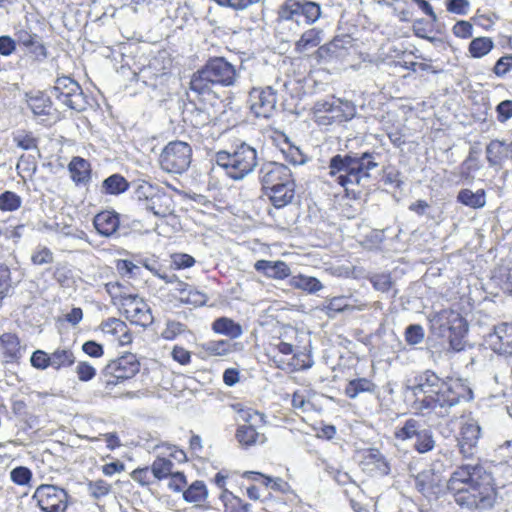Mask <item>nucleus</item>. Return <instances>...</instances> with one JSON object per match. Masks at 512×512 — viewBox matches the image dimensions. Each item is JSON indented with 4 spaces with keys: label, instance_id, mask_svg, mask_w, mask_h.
Segmentation results:
<instances>
[{
    "label": "nucleus",
    "instance_id": "nucleus-58",
    "mask_svg": "<svg viewBox=\"0 0 512 512\" xmlns=\"http://www.w3.org/2000/svg\"><path fill=\"white\" fill-rule=\"evenodd\" d=\"M91 496L99 499L108 495L111 491V485L104 480H97L89 484Z\"/></svg>",
    "mask_w": 512,
    "mask_h": 512
},
{
    "label": "nucleus",
    "instance_id": "nucleus-16",
    "mask_svg": "<svg viewBox=\"0 0 512 512\" xmlns=\"http://www.w3.org/2000/svg\"><path fill=\"white\" fill-rule=\"evenodd\" d=\"M290 177H292L291 170L286 165L277 162H265L261 164L258 171V178L264 192L287 181Z\"/></svg>",
    "mask_w": 512,
    "mask_h": 512
},
{
    "label": "nucleus",
    "instance_id": "nucleus-34",
    "mask_svg": "<svg viewBox=\"0 0 512 512\" xmlns=\"http://www.w3.org/2000/svg\"><path fill=\"white\" fill-rule=\"evenodd\" d=\"M212 329L215 333L228 336L231 339L239 338L243 333L241 325L227 317L214 320Z\"/></svg>",
    "mask_w": 512,
    "mask_h": 512
},
{
    "label": "nucleus",
    "instance_id": "nucleus-40",
    "mask_svg": "<svg viewBox=\"0 0 512 512\" xmlns=\"http://www.w3.org/2000/svg\"><path fill=\"white\" fill-rule=\"evenodd\" d=\"M436 486L435 475L432 470H424L415 477V487L423 495L432 493Z\"/></svg>",
    "mask_w": 512,
    "mask_h": 512
},
{
    "label": "nucleus",
    "instance_id": "nucleus-23",
    "mask_svg": "<svg viewBox=\"0 0 512 512\" xmlns=\"http://www.w3.org/2000/svg\"><path fill=\"white\" fill-rule=\"evenodd\" d=\"M24 348L16 334L4 333L0 336V357L5 363H14L22 357Z\"/></svg>",
    "mask_w": 512,
    "mask_h": 512
},
{
    "label": "nucleus",
    "instance_id": "nucleus-2",
    "mask_svg": "<svg viewBox=\"0 0 512 512\" xmlns=\"http://www.w3.org/2000/svg\"><path fill=\"white\" fill-rule=\"evenodd\" d=\"M478 464L459 466L447 481V490L462 509L487 510L494 506L497 492L489 475Z\"/></svg>",
    "mask_w": 512,
    "mask_h": 512
},
{
    "label": "nucleus",
    "instance_id": "nucleus-30",
    "mask_svg": "<svg viewBox=\"0 0 512 512\" xmlns=\"http://www.w3.org/2000/svg\"><path fill=\"white\" fill-rule=\"evenodd\" d=\"M300 38L295 43V50L298 53H304L320 45L323 39V30L318 28H309L299 33Z\"/></svg>",
    "mask_w": 512,
    "mask_h": 512
},
{
    "label": "nucleus",
    "instance_id": "nucleus-14",
    "mask_svg": "<svg viewBox=\"0 0 512 512\" xmlns=\"http://www.w3.org/2000/svg\"><path fill=\"white\" fill-rule=\"evenodd\" d=\"M188 98L189 102L185 104L183 109L184 121L189 122L194 127H202L210 123L212 116L206 102L215 98H208L207 96L196 98L195 95H192L191 90L188 92Z\"/></svg>",
    "mask_w": 512,
    "mask_h": 512
},
{
    "label": "nucleus",
    "instance_id": "nucleus-19",
    "mask_svg": "<svg viewBox=\"0 0 512 512\" xmlns=\"http://www.w3.org/2000/svg\"><path fill=\"white\" fill-rule=\"evenodd\" d=\"M15 37V41L27 48L36 58H46L47 50L42 43L41 37L33 33L30 27H20L15 32Z\"/></svg>",
    "mask_w": 512,
    "mask_h": 512
},
{
    "label": "nucleus",
    "instance_id": "nucleus-61",
    "mask_svg": "<svg viewBox=\"0 0 512 512\" xmlns=\"http://www.w3.org/2000/svg\"><path fill=\"white\" fill-rule=\"evenodd\" d=\"M453 34L462 39L470 38L473 34V26L470 22L459 20L452 28Z\"/></svg>",
    "mask_w": 512,
    "mask_h": 512
},
{
    "label": "nucleus",
    "instance_id": "nucleus-25",
    "mask_svg": "<svg viewBox=\"0 0 512 512\" xmlns=\"http://www.w3.org/2000/svg\"><path fill=\"white\" fill-rule=\"evenodd\" d=\"M256 271L264 274L268 278L284 280L290 276L291 270L284 261L258 260L254 264Z\"/></svg>",
    "mask_w": 512,
    "mask_h": 512
},
{
    "label": "nucleus",
    "instance_id": "nucleus-11",
    "mask_svg": "<svg viewBox=\"0 0 512 512\" xmlns=\"http://www.w3.org/2000/svg\"><path fill=\"white\" fill-rule=\"evenodd\" d=\"M32 498L43 512H65L67 508V492L55 485H40Z\"/></svg>",
    "mask_w": 512,
    "mask_h": 512
},
{
    "label": "nucleus",
    "instance_id": "nucleus-48",
    "mask_svg": "<svg viewBox=\"0 0 512 512\" xmlns=\"http://www.w3.org/2000/svg\"><path fill=\"white\" fill-rule=\"evenodd\" d=\"M179 300L182 303L198 307L204 305L207 302L208 297L205 293L200 292L191 286L187 292L183 293V296H179Z\"/></svg>",
    "mask_w": 512,
    "mask_h": 512
},
{
    "label": "nucleus",
    "instance_id": "nucleus-4",
    "mask_svg": "<svg viewBox=\"0 0 512 512\" xmlns=\"http://www.w3.org/2000/svg\"><path fill=\"white\" fill-rule=\"evenodd\" d=\"M322 16V7L310 0H285L278 10V25L293 36L315 24Z\"/></svg>",
    "mask_w": 512,
    "mask_h": 512
},
{
    "label": "nucleus",
    "instance_id": "nucleus-59",
    "mask_svg": "<svg viewBox=\"0 0 512 512\" xmlns=\"http://www.w3.org/2000/svg\"><path fill=\"white\" fill-rule=\"evenodd\" d=\"M76 374L80 381L87 382L95 377L96 369L88 362L83 361L76 366Z\"/></svg>",
    "mask_w": 512,
    "mask_h": 512
},
{
    "label": "nucleus",
    "instance_id": "nucleus-26",
    "mask_svg": "<svg viewBox=\"0 0 512 512\" xmlns=\"http://www.w3.org/2000/svg\"><path fill=\"white\" fill-rule=\"evenodd\" d=\"M26 103L35 117L50 116L53 111V103L49 96L43 92L26 93Z\"/></svg>",
    "mask_w": 512,
    "mask_h": 512
},
{
    "label": "nucleus",
    "instance_id": "nucleus-64",
    "mask_svg": "<svg viewBox=\"0 0 512 512\" xmlns=\"http://www.w3.org/2000/svg\"><path fill=\"white\" fill-rule=\"evenodd\" d=\"M152 476L151 468L149 467L137 468L131 473V478L142 486L149 485Z\"/></svg>",
    "mask_w": 512,
    "mask_h": 512
},
{
    "label": "nucleus",
    "instance_id": "nucleus-31",
    "mask_svg": "<svg viewBox=\"0 0 512 512\" xmlns=\"http://www.w3.org/2000/svg\"><path fill=\"white\" fill-rule=\"evenodd\" d=\"M349 299L346 296H337L333 297L326 301V304L324 305V310L326 314L333 318L337 313L344 312L346 310H358L363 311L368 307V304L366 303H360L357 305H350Z\"/></svg>",
    "mask_w": 512,
    "mask_h": 512
},
{
    "label": "nucleus",
    "instance_id": "nucleus-8",
    "mask_svg": "<svg viewBox=\"0 0 512 512\" xmlns=\"http://www.w3.org/2000/svg\"><path fill=\"white\" fill-rule=\"evenodd\" d=\"M52 94L62 104L78 112L84 111L88 105L81 86L69 76L57 77Z\"/></svg>",
    "mask_w": 512,
    "mask_h": 512
},
{
    "label": "nucleus",
    "instance_id": "nucleus-49",
    "mask_svg": "<svg viewBox=\"0 0 512 512\" xmlns=\"http://www.w3.org/2000/svg\"><path fill=\"white\" fill-rule=\"evenodd\" d=\"M425 337L424 329L419 324H411L405 330V341L409 345L420 344Z\"/></svg>",
    "mask_w": 512,
    "mask_h": 512
},
{
    "label": "nucleus",
    "instance_id": "nucleus-18",
    "mask_svg": "<svg viewBox=\"0 0 512 512\" xmlns=\"http://www.w3.org/2000/svg\"><path fill=\"white\" fill-rule=\"evenodd\" d=\"M480 434L481 428L476 421L468 420L462 425L458 446L463 457L470 458L474 455Z\"/></svg>",
    "mask_w": 512,
    "mask_h": 512
},
{
    "label": "nucleus",
    "instance_id": "nucleus-15",
    "mask_svg": "<svg viewBox=\"0 0 512 512\" xmlns=\"http://www.w3.org/2000/svg\"><path fill=\"white\" fill-rule=\"evenodd\" d=\"M122 309L126 318L133 324L147 327L152 324L153 316L148 304L136 294L125 297Z\"/></svg>",
    "mask_w": 512,
    "mask_h": 512
},
{
    "label": "nucleus",
    "instance_id": "nucleus-46",
    "mask_svg": "<svg viewBox=\"0 0 512 512\" xmlns=\"http://www.w3.org/2000/svg\"><path fill=\"white\" fill-rule=\"evenodd\" d=\"M209 355L224 356L231 352V343L228 340L209 341L203 345Z\"/></svg>",
    "mask_w": 512,
    "mask_h": 512
},
{
    "label": "nucleus",
    "instance_id": "nucleus-27",
    "mask_svg": "<svg viewBox=\"0 0 512 512\" xmlns=\"http://www.w3.org/2000/svg\"><path fill=\"white\" fill-rule=\"evenodd\" d=\"M510 143L504 140H491L485 149L489 166L501 167L505 159L510 156Z\"/></svg>",
    "mask_w": 512,
    "mask_h": 512
},
{
    "label": "nucleus",
    "instance_id": "nucleus-52",
    "mask_svg": "<svg viewBox=\"0 0 512 512\" xmlns=\"http://www.w3.org/2000/svg\"><path fill=\"white\" fill-rule=\"evenodd\" d=\"M101 329L104 333L115 336L119 332L126 331V323L117 318H109L101 324Z\"/></svg>",
    "mask_w": 512,
    "mask_h": 512
},
{
    "label": "nucleus",
    "instance_id": "nucleus-22",
    "mask_svg": "<svg viewBox=\"0 0 512 512\" xmlns=\"http://www.w3.org/2000/svg\"><path fill=\"white\" fill-rule=\"evenodd\" d=\"M275 208H282L292 202L295 195V182L293 177L265 192Z\"/></svg>",
    "mask_w": 512,
    "mask_h": 512
},
{
    "label": "nucleus",
    "instance_id": "nucleus-55",
    "mask_svg": "<svg viewBox=\"0 0 512 512\" xmlns=\"http://www.w3.org/2000/svg\"><path fill=\"white\" fill-rule=\"evenodd\" d=\"M335 97H331L327 100H319L314 104L313 110L316 117V121L320 124V118L323 116H329L330 110L334 104Z\"/></svg>",
    "mask_w": 512,
    "mask_h": 512
},
{
    "label": "nucleus",
    "instance_id": "nucleus-1",
    "mask_svg": "<svg viewBox=\"0 0 512 512\" xmlns=\"http://www.w3.org/2000/svg\"><path fill=\"white\" fill-rule=\"evenodd\" d=\"M417 398L418 409L431 411L439 417L450 414L451 408L462 401L473 399L472 389L460 378H440L435 372L426 370L415 377L410 387Z\"/></svg>",
    "mask_w": 512,
    "mask_h": 512
},
{
    "label": "nucleus",
    "instance_id": "nucleus-20",
    "mask_svg": "<svg viewBox=\"0 0 512 512\" xmlns=\"http://www.w3.org/2000/svg\"><path fill=\"white\" fill-rule=\"evenodd\" d=\"M356 114L355 105L348 100L336 98L329 116L320 118L321 125H330L351 120Z\"/></svg>",
    "mask_w": 512,
    "mask_h": 512
},
{
    "label": "nucleus",
    "instance_id": "nucleus-24",
    "mask_svg": "<svg viewBox=\"0 0 512 512\" xmlns=\"http://www.w3.org/2000/svg\"><path fill=\"white\" fill-rule=\"evenodd\" d=\"M93 225L100 235L111 237L119 229V215L115 211H102L94 217Z\"/></svg>",
    "mask_w": 512,
    "mask_h": 512
},
{
    "label": "nucleus",
    "instance_id": "nucleus-37",
    "mask_svg": "<svg viewBox=\"0 0 512 512\" xmlns=\"http://www.w3.org/2000/svg\"><path fill=\"white\" fill-rule=\"evenodd\" d=\"M294 288L303 290L309 294H314L323 288L322 283L315 277L297 275L291 280Z\"/></svg>",
    "mask_w": 512,
    "mask_h": 512
},
{
    "label": "nucleus",
    "instance_id": "nucleus-39",
    "mask_svg": "<svg viewBox=\"0 0 512 512\" xmlns=\"http://www.w3.org/2000/svg\"><path fill=\"white\" fill-rule=\"evenodd\" d=\"M493 47L494 42L490 37H477L470 42L468 51L473 58H481L487 55Z\"/></svg>",
    "mask_w": 512,
    "mask_h": 512
},
{
    "label": "nucleus",
    "instance_id": "nucleus-17",
    "mask_svg": "<svg viewBox=\"0 0 512 512\" xmlns=\"http://www.w3.org/2000/svg\"><path fill=\"white\" fill-rule=\"evenodd\" d=\"M349 153L358 184H360L363 179H369L371 171L379 166L378 159L381 158V155L376 151H350Z\"/></svg>",
    "mask_w": 512,
    "mask_h": 512
},
{
    "label": "nucleus",
    "instance_id": "nucleus-5",
    "mask_svg": "<svg viewBox=\"0 0 512 512\" xmlns=\"http://www.w3.org/2000/svg\"><path fill=\"white\" fill-rule=\"evenodd\" d=\"M215 161L219 167L225 170L229 178L239 181L255 170L258 165V153L251 145L241 142L231 151H218Z\"/></svg>",
    "mask_w": 512,
    "mask_h": 512
},
{
    "label": "nucleus",
    "instance_id": "nucleus-62",
    "mask_svg": "<svg viewBox=\"0 0 512 512\" xmlns=\"http://www.w3.org/2000/svg\"><path fill=\"white\" fill-rule=\"evenodd\" d=\"M497 120L505 123L512 118V100L501 101L496 106Z\"/></svg>",
    "mask_w": 512,
    "mask_h": 512
},
{
    "label": "nucleus",
    "instance_id": "nucleus-45",
    "mask_svg": "<svg viewBox=\"0 0 512 512\" xmlns=\"http://www.w3.org/2000/svg\"><path fill=\"white\" fill-rule=\"evenodd\" d=\"M220 498L226 508H229L228 502L230 501L232 505L231 512H249V509L251 507L249 503H244L240 498L234 496L227 489H223Z\"/></svg>",
    "mask_w": 512,
    "mask_h": 512
},
{
    "label": "nucleus",
    "instance_id": "nucleus-29",
    "mask_svg": "<svg viewBox=\"0 0 512 512\" xmlns=\"http://www.w3.org/2000/svg\"><path fill=\"white\" fill-rule=\"evenodd\" d=\"M456 200L468 208L478 210L486 206L487 194L484 189L472 191L471 189L463 188L457 193Z\"/></svg>",
    "mask_w": 512,
    "mask_h": 512
},
{
    "label": "nucleus",
    "instance_id": "nucleus-28",
    "mask_svg": "<svg viewBox=\"0 0 512 512\" xmlns=\"http://www.w3.org/2000/svg\"><path fill=\"white\" fill-rule=\"evenodd\" d=\"M68 170L76 185H86L91 180V165L82 157H73L68 164Z\"/></svg>",
    "mask_w": 512,
    "mask_h": 512
},
{
    "label": "nucleus",
    "instance_id": "nucleus-43",
    "mask_svg": "<svg viewBox=\"0 0 512 512\" xmlns=\"http://www.w3.org/2000/svg\"><path fill=\"white\" fill-rule=\"evenodd\" d=\"M174 463L166 458L158 457L151 465V472L154 478L162 480L171 477L173 472Z\"/></svg>",
    "mask_w": 512,
    "mask_h": 512
},
{
    "label": "nucleus",
    "instance_id": "nucleus-57",
    "mask_svg": "<svg viewBox=\"0 0 512 512\" xmlns=\"http://www.w3.org/2000/svg\"><path fill=\"white\" fill-rule=\"evenodd\" d=\"M106 292L110 295L113 301L119 300L122 304L125 301V297L131 296L124 291V287L118 282H110L105 285Z\"/></svg>",
    "mask_w": 512,
    "mask_h": 512
},
{
    "label": "nucleus",
    "instance_id": "nucleus-42",
    "mask_svg": "<svg viewBox=\"0 0 512 512\" xmlns=\"http://www.w3.org/2000/svg\"><path fill=\"white\" fill-rule=\"evenodd\" d=\"M13 142L22 150L39 152L37 138L34 137L32 132L17 131L13 135Z\"/></svg>",
    "mask_w": 512,
    "mask_h": 512
},
{
    "label": "nucleus",
    "instance_id": "nucleus-12",
    "mask_svg": "<svg viewBox=\"0 0 512 512\" xmlns=\"http://www.w3.org/2000/svg\"><path fill=\"white\" fill-rule=\"evenodd\" d=\"M248 102L256 117L268 119L276 110L277 91L272 86L254 87L249 92Z\"/></svg>",
    "mask_w": 512,
    "mask_h": 512
},
{
    "label": "nucleus",
    "instance_id": "nucleus-32",
    "mask_svg": "<svg viewBox=\"0 0 512 512\" xmlns=\"http://www.w3.org/2000/svg\"><path fill=\"white\" fill-rule=\"evenodd\" d=\"M378 386L371 380L365 377H358L349 380L345 387V395L350 399H355L361 393H376Z\"/></svg>",
    "mask_w": 512,
    "mask_h": 512
},
{
    "label": "nucleus",
    "instance_id": "nucleus-44",
    "mask_svg": "<svg viewBox=\"0 0 512 512\" xmlns=\"http://www.w3.org/2000/svg\"><path fill=\"white\" fill-rule=\"evenodd\" d=\"M373 288L379 292L387 293L393 286L389 273H374L368 277Z\"/></svg>",
    "mask_w": 512,
    "mask_h": 512
},
{
    "label": "nucleus",
    "instance_id": "nucleus-6",
    "mask_svg": "<svg viewBox=\"0 0 512 512\" xmlns=\"http://www.w3.org/2000/svg\"><path fill=\"white\" fill-rule=\"evenodd\" d=\"M192 149L183 141L169 142L162 150L159 164L163 171L173 174H182L191 163Z\"/></svg>",
    "mask_w": 512,
    "mask_h": 512
},
{
    "label": "nucleus",
    "instance_id": "nucleus-35",
    "mask_svg": "<svg viewBox=\"0 0 512 512\" xmlns=\"http://www.w3.org/2000/svg\"><path fill=\"white\" fill-rule=\"evenodd\" d=\"M170 198L159 191H157L150 199L143 203L144 208L148 211H151L154 215L158 217H166L170 214Z\"/></svg>",
    "mask_w": 512,
    "mask_h": 512
},
{
    "label": "nucleus",
    "instance_id": "nucleus-41",
    "mask_svg": "<svg viewBox=\"0 0 512 512\" xmlns=\"http://www.w3.org/2000/svg\"><path fill=\"white\" fill-rule=\"evenodd\" d=\"M206 485L202 481L193 482L184 492L183 498L190 503L202 502L207 498Z\"/></svg>",
    "mask_w": 512,
    "mask_h": 512
},
{
    "label": "nucleus",
    "instance_id": "nucleus-9",
    "mask_svg": "<svg viewBox=\"0 0 512 512\" xmlns=\"http://www.w3.org/2000/svg\"><path fill=\"white\" fill-rule=\"evenodd\" d=\"M395 438L402 441L415 438L414 448L420 454L432 451L436 445L433 431L414 418L407 419L404 425L395 431Z\"/></svg>",
    "mask_w": 512,
    "mask_h": 512
},
{
    "label": "nucleus",
    "instance_id": "nucleus-60",
    "mask_svg": "<svg viewBox=\"0 0 512 512\" xmlns=\"http://www.w3.org/2000/svg\"><path fill=\"white\" fill-rule=\"evenodd\" d=\"M185 330V325L177 322V321H169L166 325V328L162 331V337L166 340H173L178 335L183 333Z\"/></svg>",
    "mask_w": 512,
    "mask_h": 512
},
{
    "label": "nucleus",
    "instance_id": "nucleus-53",
    "mask_svg": "<svg viewBox=\"0 0 512 512\" xmlns=\"http://www.w3.org/2000/svg\"><path fill=\"white\" fill-rule=\"evenodd\" d=\"M445 6L448 12L464 16L468 14L470 2L468 0H446Z\"/></svg>",
    "mask_w": 512,
    "mask_h": 512
},
{
    "label": "nucleus",
    "instance_id": "nucleus-7",
    "mask_svg": "<svg viewBox=\"0 0 512 512\" xmlns=\"http://www.w3.org/2000/svg\"><path fill=\"white\" fill-rule=\"evenodd\" d=\"M140 370V363L132 353L110 361L102 371V381L106 388L134 377Z\"/></svg>",
    "mask_w": 512,
    "mask_h": 512
},
{
    "label": "nucleus",
    "instance_id": "nucleus-51",
    "mask_svg": "<svg viewBox=\"0 0 512 512\" xmlns=\"http://www.w3.org/2000/svg\"><path fill=\"white\" fill-rule=\"evenodd\" d=\"M10 478L15 484L24 486L30 482L32 478V472L25 466H18L11 470Z\"/></svg>",
    "mask_w": 512,
    "mask_h": 512
},
{
    "label": "nucleus",
    "instance_id": "nucleus-47",
    "mask_svg": "<svg viewBox=\"0 0 512 512\" xmlns=\"http://www.w3.org/2000/svg\"><path fill=\"white\" fill-rule=\"evenodd\" d=\"M21 203V197L12 191H5L0 194V210L2 211L17 210Z\"/></svg>",
    "mask_w": 512,
    "mask_h": 512
},
{
    "label": "nucleus",
    "instance_id": "nucleus-3",
    "mask_svg": "<svg viewBox=\"0 0 512 512\" xmlns=\"http://www.w3.org/2000/svg\"><path fill=\"white\" fill-rule=\"evenodd\" d=\"M237 79L235 67L222 57L210 59L191 78L190 89L196 98H216L215 85L232 86Z\"/></svg>",
    "mask_w": 512,
    "mask_h": 512
},
{
    "label": "nucleus",
    "instance_id": "nucleus-50",
    "mask_svg": "<svg viewBox=\"0 0 512 512\" xmlns=\"http://www.w3.org/2000/svg\"><path fill=\"white\" fill-rule=\"evenodd\" d=\"M34 265L50 264L54 261L53 252L46 246H38L31 255Z\"/></svg>",
    "mask_w": 512,
    "mask_h": 512
},
{
    "label": "nucleus",
    "instance_id": "nucleus-54",
    "mask_svg": "<svg viewBox=\"0 0 512 512\" xmlns=\"http://www.w3.org/2000/svg\"><path fill=\"white\" fill-rule=\"evenodd\" d=\"M31 365L39 370H44L51 366L50 354L43 350H36L30 358Z\"/></svg>",
    "mask_w": 512,
    "mask_h": 512
},
{
    "label": "nucleus",
    "instance_id": "nucleus-33",
    "mask_svg": "<svg viewBox=\"0 0 512 512\" xmlns=\"http://www.w3.org/2000/svg\"><path fill=\"white\" fill-rule=\"evenodd\" d=\"M236 438L238 442L245 447L263 444L266 441V437L263 433L258 432L253 425L248 424L238 427Z\"/></svg>",
    "mask_w": 512,
    "mask_h": 512
},
{
    "label": "nucleus",
    "instance_id": "nucleus-13",
    "mask_svg": "<svg viewBox=\"0 0 512 512\" xmlns=\"http://www.w3.org/2000/svg\"><path fill=\"white\" fill-rule=\"evenodd\" d=\"M327 169L328 176L339 186L348 189L351 185H359L349 152L331 157Z\"/></svg>",
    "mask_w": 512,
    "mask_h": 512
},
{
    "label": "nucleus",
    "instance_id": "nucleus-21",
    "mask_svg": "<svg viewBox=\"0 0 512 512\" xmlns=\"http://www.w3.org/2000/svg\"><path fill=\"white\" fill-rule=\"evenodd\" d=\"M486 342L498 354L512 353V335L508 334L506 323L495 326L494 331L488 334Z\"/></svg>",
    "mask_w": 512,
    "mask_h": 512
},
{
    "label": "nucleus",
    "instance_id": "nucleus-36",
    "mask_svg": "<svg viewBox=\"0 0 512 512\" xmlns=\"http://www.w3.org/2000/svg\"><path fill=\"white\" fill-rule=\"evenodd\" d=\"M129 188V182L120 174H112L103 180L101 193L106 195H119Z\"/></svg>",
    "mask_w": 512,
    "mask_h": 512
},
{
    "label": "nucleus",
    "instance_id": "nucleus-56",
    "mask_svg": "<svg viewBox=\"0 0 512 512\" xmlns=\"http://www.w3.org/2000/svg\"><path fill=\"white\" fill-rule=\"evenodd\" d=\"M11 287V271L6 265L0 264V299L8 294Z\"/></svg>",
    "mask_w": 512,
    "mask_h": 512
},
{
    "label": "nucleus",
    "instance_id": "nucleus-38",
    "mask_svg": "<svg viewBox=\"0 0 512 512\" xmlns=\"http://www.w3.org/2000/svg\"><path fill=\"white\" fill-rule=\"evenodd\" d=\"M51 367L59 370L67 368L75 363V356L69 349H56L50 354Z\"/></svg>",
    "mask_w": 512,
    "mask_h": 512
},
{
    "label": "nucleus",
    "instance_id": "nucleus-63",
    "mask_svg": "<svg viewBox=\"0 0 512 512\" xmlns=\"http://www.w3.org/2000/svg\"><path fill=\"white\" fill-rule=\"evenodd\" d=\"M512 70V55H505L497 60L493 68V72L498 77L505 76Z\"/></svg>",
    "mask_w": 512,
    "mask_h": 512
},
{
    "label": "nucleus",
    "instance_id": "nucleus-10",
    "mask_svg": "<svg viewBox=\"0 0 512 512\" xmlns=\"http://www.w3.org/2000/svg\"><path fill=\"white\" fill-rule=\"evenodd\" d=\"M430 322L433 332L440 337H446L447 334L465 335L468 331L466 320L452 309H443L435 313Z\"/></svg>",
    "mask_w": 512,
    "mask_h": 512
}]
</instances>
